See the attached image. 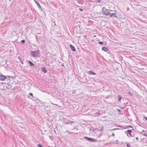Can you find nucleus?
I'll use <instances>...</instances> for the list:
<instances>
[{"label":"nucleus","mask_w":147,"mask_h":147,"mask_svg":"<svg viewBox=\"0 0 147 147\" xmlns=\"http://www.w3.org/2000/svg\"><path fill=\"white\" fill-rule=\"evenodd\" d=\"M127 133L129 135L130 137H132L131 133L132 132L131 130H128L127 131Z\"/></svg>","instance_id":"9"},{"label":"nucleus","mask_w":147,"mask_h":147,"mask_svg":"<svg viewBox=\"0 0 147 147\" xmlns=\"http://www.w3.org/2000/svg\"><path fill=\"white\" fill-rule=\"evenodd\" d=\"M62 65V66H64V65L63 64Z\"/></svg>","instance_id":"35"},{"label":"nucleus","mask_w":147,"mask_h":147,"mask_svg":"<svg viewBox=\"0 0 147 147\" xmlns=\"http://www.w3.org/2000/svg\"><path fill=\"white\" fill-rule=\"evenodd\" d=\"M102 12L103 15H105L106 16H108L110 14L109 11H108L107 9L105 8L104 7L103 8Z\"/></svg>","instance_id":"4"},{"label":"nucleus","mask_w":147,"mask_h":147,"mask_svg":"<svg viewBox=\"0 0 147 147\" xmlns=\"http://www.w3.org/2000/svg\"><path fill=\"white\" fill-rule=\"evenodd\" d=\"M25 41L24 40H23L21 41V42H22L23 43H24Z\"/></svg>","instance_id":"19"},{"label":"nucleus","mask_w":147,"mask_h":147,"mask_svg":"<svg viewBox=\"0 0 147 147\" xmlns=\"http://www.w3.org/2000/svg\"><path fill=\"white\" fill-rule=\"evenodd\" d=\"M127 93L130 96H133V94L130 91L127 92Z\"/></svg>","instance_id":"14"},{"label":"nucleus","mask_w":147,"mask_h":147,"mask_svg":"<svg viewBox=\"0 0 147 147\" xmlns=\"http://www.w3.org/2000/svg\"><path fill=\"white\" fill-rule=\"evenodd\" d=\"M117 110L119 111V112H120L121 111V110L119 109H117Z\"/></svg>","instance_id":"23"},{"label":"nucleus","mask_w":147,"mask_h":147,"mask_svg":"<svg viewBox=\"0 0 147 147\" xmlns=\"http://www.w3.org/2000/svg\"><path fill=\"white\" fill-rule=\"evenodd\" d=\"M118 101H120L122 98V97L120 95H118Z\"/></svg>","instance_id":"13"},{"label":"nucleus","mask_w":147,"mask_h":147,"mask_svg":"<svg viewBox=\"0 0 147 147\" xmlns=\"http://www.w3.org/2000/svg\"><path fill=\"white\" fill-rule=\"evenodd\" d=\"M35 3L36 4V5H37L38 7L39 8H40V9L41 8V6L40 4L38 2H37V1H35Z\"/></svg>","instance_id":"10"},{"label":"nucleus","mask_w":147,"mask_h":147,"mask_svg":"<svg viewBox=\"0 0 147 147\" xmlns=\"http://www.w3.org/2000/svg\"><path fill=\"white\" fill-rule=\"evenodd\" d=\"M39 54V50H37L35 51L30 52L31 55L33 57H36L38 56Z\"/></svg>","instance_id":"2"},{"label":"nucleus","mask_w":147,"mask_h":147,"mask_svg":"<svg viewBox=\"0 0 147 147\" xmlns=\"http://www.w3.org/2000/svg\"><path fill=\"white\" fill-rule=\"evenodd\" d=\"M144 119H146V120L147 121V117H144Z\"/></svg>","instance_id":"24"},{"label":"nucleus","mask_w":147,"mask_h":147,"mask_svg":"<svg viewBox=\"0 0 147 147\" xmlns=\"http://www.w3.org/2000/svg\"><path fill=\"white\" fill-rule=\"evenodd\" d=\"M28 63L30 66H32L34 65V64L32 63L30 61L28 60Z\"/></svg>","instance_id":"11"},{"label":"nucleus","mask_w":147,"mask_h":147,"mask_svg":"<svg viewBox=\"0 0 147 147\" xmlns=\"http://www.w3.org/2000/svg\"><path fill=\"white\" fill-rule=\"evenodd\" d=\"M126 146L127 147H130L131 146V145H129V144H127Z\"/></svg>","instance_id":"20"},{"label":"nucleus","mask_w":147,"mask_h":147,"mask_svg":"<svg viewBox=\"0 0 147 147\" xmlns=\"http://www.w3.org/2000/svg\"><path fill=\"white\" fill-rule=\"evenodd\" d=\"M114 133H113V134H112V135H113V136H114Z\"/></svg>","instance_id":"33"},{"label":"nucleus","mask_w":147,"mask_h":147,"mask_svg":"<svg viewBox=\"0 0 147 147\" xmlns=\"http://www.w3.org/2000/svg\"><path fill=\"white\" fill-rule=\"evenodd\" d=\"M143 135L146 137H147V134H144Z\"/></svg>","instance_id":"21"},{"label":"nucleus","mask_w":147,"mask_h":147,"mask_svg":"<svg viewBox=\"0 0 147 147\" xmlns=\"http://www.w3.org/2000/svg\"><path fill=\"white\" fill-rule=\"evenodd\" d=\"M98 43L100 44L103 45V42L102 41H100L98 42Z\"/></svg>","instance_id":"16"},{"label":"nucleus","mask_w":147,"mask_h":147,"mask_svg":"<svg viewBox=\"0 0 147 147\" xmlns=\"http://www.w3.org/2000/svg\"><path fill=\"white\" fill-rule=\"evenodd\" d=\"M29 95L31 96L32 98H33L34 96H33V94L32 93H30L29 94Z\"/></svg>","instance_id":"15"},{"label":"nucleus","mask_w":147,"mask_h":147,"mask_svg":"<svg viewBox=\"0 0 147 147\" xmlns=\"http://www.w3.org/2000/svg\"><path fill=\"white\" fill-rule=\"evenodd\" d=\"M89 73L90 75L92 74L93 75H95L96 74L95 73L91 71H89Z\"/></svg>","instance_id":"12"},{"label":"nucleus","mask_w":147,"mask_h":147,"mask_svg":"<svg viewBox=\"0 0 147 147\" xmlns=\"http://www.w3.org/2000/svg\"><path fill=\"white\" fill-rule=\"evenodd\" d=\"M34 1L35 2V1H36L35 0H34Z\"/></svg>","instance_id":"36"},{"label":"nucleus","mask_w":147,"mask_h":147,"mask_svg":"<svg viewBox=\"0 0 147 147\" xmlns=\"http://www.w3.org/2000/svg\"><path fill=\"white\" fill-rule=\"evenodd\" d=\"M97 2H100V0H98Z\"/></svg>","instance_id":"25"},{"label":"nucleus","mask_w":147,"mask_h":147,"mask_svg":"<svg viewBox=\"0 0 147 147\" xmlns=\"http://www.w3.org/2000/svg\"><path fill=\"white\" fill-rule=\"evenodd\" d=\"M28 98H30V99H32V98H30V96H28Z\"/></svg>","instance_id":"30"},{"label":"nucleus","mask_w":147,"mask_h":147,"mask_svg":"<svg viewBox=\"0 0 147 147\" xmlns=\"http://www.w3.org/2000/svg\"><path fill=\"white\" fill-rule=\"evenodd\" d=\"M41 70L44 73H46L47 72V70H46V68L45 67H41Z\"/></svg>","instance_id":"8"},{"label":"nucleus","mask_w":147,"mask_h":147,"mask_svg":"<svg viewBox=\"0 0 147 147\" xmlns=\"http://www.w3.org/2000/svg\"><path fill=\"white\" fill-rule=\"evenodd\" d=\"M70 47V48L71 49V50L74 51H75L76 50V49L72 45H70L69 46Z\"/></svg>","instance_id":"7"},{"label":"nucleus","mask_w":147,"mask_h":147,"mask_svg":"<svg viewBox=\"0 0 147 147\" xmlns=\"http://www.w3.org/2000/svg\"><path fill=\"white\" fill-rule=\"evenodd\" d=\"M21 63L22 64H23V62H22V61H21Z\"/></svg>","instance_id":"34"},{"label":"nucleus","mask_w":147,"mask_h":147,"mask_svg":"<svg viewBox=\"0 0 147 147\" xmlns=\"http://www.w3.org/2000/svg\"><path fill=\"white\" fill-rule=\"evenodd\" d=\"M117 127H121V126L120 125H118V126H117Z\"/></svg>","instance_id":"29"},{"label":"nucleus","mask_w":147,"mask_h":147,"mask_svg":"<svg viewBox=\"0 0 147 147\" xmlns=\"http://www.w3.org/2000/svg\"><path fill=\"white\" fill-rule=\"evenodd\" d=\"M102 50L103 51L107 52L109 51V49L105 47H103L102 48Z\"/></svg>","instance_id":"5"},{"label":"nucleus","mask_w":147,"mask_h":147,"mask_svg":"<svg viewBox=\"0 0 147 147\" xmlns=\"http://www.w3.org/2000/svg\"><path fill=\"white\" fill-rule=\"evenodd\" d=\"M136 139L137 140H138V138L137 137H136Z\"/></svg>","instance_id":"27"},{"label":"nucleus","mask_w":147,"mask_h":147,"mask_svg":"<svg viewBox=\"0 0 147 147\" xmlns=\"http://www.w3.org/2000/svg\"><path fill=\"white\" fill-rule=\"evenodd\" d=\"M118 129V128H115V129Z\"/></svg>","instance_id":"32"},{"label":"nucleus","mask_w":147,"mask_h":147,"mask_svg":"<svg viewBox=\"0 0 147 147\" xmlns=\"http://www.w3.org/2000/svg\"><path fill=\"white\" fill-rule=\"evenodd\" d=\"M84 138L86 139V140L90 141L92 142H96L97 140L96 139H94L92 138H88L86 136H84Z\"/></svg>","instance_id":"3"},{"label":"nucleus","mask_w":147,"mask_h":147,"mask_svg":"<svg viewBox=\"0 0 147 147\" xmlns=\"http://www.w3.org/2000/svg\"><path fill=\"white\" fill-rule=\"evenodd\" d=\"M100 113H99L96 112V115L97 116H98V115H100Z\"/></svg>","instance_id":"18"},{"label":"nucleus","mask_w":147,"mask_h":147,"mask_svg":"<svg viewBox=\"0 0 147 147\" xmlns=\"http://www.w3.org/2000/svg\"><path fill=\"white\" fill-rule=\"evenodd\" d=\"M79 10L80 11H83V9H80V8L79 9Z\"/></svg>","instance_id":"22"},{"label":"nucleus","mask_w":147,"mask_h":147,"mask_svg":"<svg viewBox=\"0 0 147 147\" xmlns=\"http://www.w3.org/2000/svg\"><path fill=\"white\" fill-rule=\"evenodd\" d=\"M110 15V16L111 17H115L117 18V16L116 15V13H111L109 14Z\"/></svg>","instance_id":"6"},{"label":"nucleus","mask_w":147,"mask_h":147,"mask_svg":"<svg viewBox=\"0 0 147 147\" xmlns=\"http://www.w3.org/2000/svg\"><path fill=\"white\" fill-rule=\"evenodd\" d=\"M0 80H1L3 81L4 80H7V83L8 86H9L10 81V78L9 76H7V77L3 75L2 74L0 75Z\"/></svg>","instance_id":"1"},{"label":"nucleus","mask_w":147,"mask_h":147,"mask_svg":"<svg viewBox=\"0 0 147 147\" xmlns=\"http://www.w3.org/2000/svg\"><path fill=\"white\" fill-rule=\"evenodd\" d=\"M110 90V89H109L108 90H105V91H109V90Z\"/></svg>","instance_id":"28"},{"label":"nucleus","mask_w":147,"mask_h":147,"mask_svg":"<svg viewBox=\"0 0 147 147\" xmlns=\"http://www.w3.org/2000/svg\"><path fill=\"white\" fill-rule=\"evenodd\" d=\"M51 104H53V105H54V104L52 102H51ZM55 105H56V104H55Z\"/></svg>","instance_id":"31"},{"label":"nucleus","mask_w":147,"mask_h":147,"mask_svg":"<svg viewBox=\"0 0 147 147\" xmlns=\"http://www.w3.org/2000/svg\"><path fill=\"white\" fill-rule=\"evenodd\" d=\"M37 146L38 147H43L41 145L39 144H38Z\"/></svg>","instance_id":"17"},{"label":"nucleus","mask_w":147,"mask_h":147,"mask_svg":"<svg viewBox=\"0 0 147 147\" xmlns=\"http://www.w3.org/2000/svg\"><path fill=\"white\" fill-rule=\"evenodd\" d=\"M128 127H131V128H132V127L131 126H130V125H129L128 126Z\"/></svg>","instance_id":"26"}]
</instances>
